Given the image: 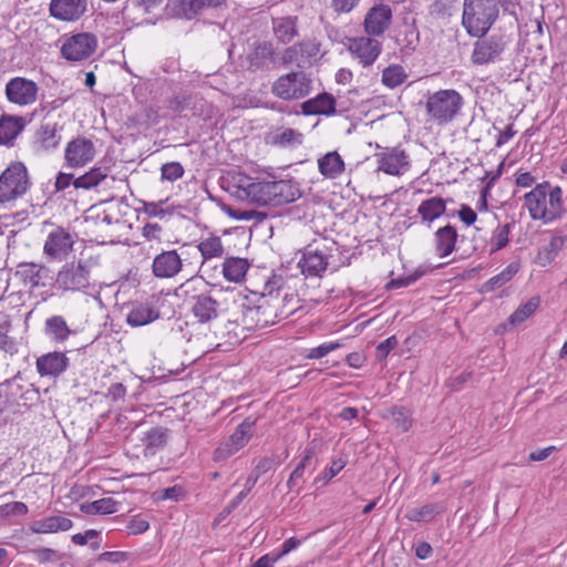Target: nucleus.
Returning a JSON list of instances; mask_svg holds the SVG:
<instances>
[{
	"instance_id": "obj_1",
	"label": "nucleus",
	"mask_w": 567,
	"mask_h": 567,
	"mask_svg": "<svg viewBox=\"0 0 567 567\" xmlns=\"http://www.w3.org/2000/svg\"><path fill=\"white\" fill-rule=\"evenodd\" d=\"M561 195L559 186H551L548 182L537 184L524 195L530 218L543 220L545 224L560 218L564 214Z\"/></svg>"
},
{
	"instance_id": "obj_2",
	"label": "nucleus",
	"mask_w": 567,
	"mask_h": 567,
	"mask_svg": "<svg viewBox=\"0 0 567 567\" xmlns=\"http://www.w3.org/2000/svg\"><path fill=\"white\" fill-rule=\"evenodd\" d=\"M501 0H464L462 25L467 34L484 35L499 16Z\"/></svg>"
},
{
	"instance_id": "obj_3",
	"label": "nucleus",
	"mask_w": 567,
	"mask_h": 567,
	"mask_svg": "<svg viewBox=\"0 0 567 567\" xmlns=\"http://www.w3.org/2000/svg\"><path fill=\"white\" fill-rule=\"evenodd\" d=\"M234 194L243 199L259 206H272L271 178H252L246 174L237 173L231 177Z\"/></svg>"
},
{
	"instance_id": "obj_4",
	"label": "nucleus",
	"mask_w": 567,
	"mask_h": 567,
	"mask_svg": "<svg viewBox=\"0 0 567 567\" xmlns=\"http://www.w3.org/2000/svg\"><path fill=\"white\" fill-rule=\"evenodd\" d=\"M54 287L63 292L87 293L89 289L93 287L91 266L81 259L78 262H66L58 271Z\"/></svg>"
},
{
	"instance_id": "obj_5",
	"label": "nucleus",
	"mask_w": 567,
	"mask_h": 567,
	"mask_svg": "<svg viewBox=\"0 0 567 567\" xmlns=\"http://www.w3.org/2000/svg\"><path fill=\"white\" fill-rule=\"evenodd\" d=\"M463 105L462 95L455 90H440L429 94L426 112L431 120L439 125L451 122Z\"/></svg>"
},
{
	"instance_id": "obj_6",
	"label": "nucleus",
	"mask_w": 567,
	"mask_h": 567,
	"mask_svg": "<svg viewBox=\"0 0 567 567\" xmlns=\"http://www.w3.org/2000/svg\"><path fill=\"white\" fill-rule=\"evenodd\" d=\"M473 44L471 61L474 65H487L502 60V55L511 43V39L503 32L476 35Z\"/></svg>"
},
{
	"instance_id": "obj_7",
	"label": "nucleus",
	"mask_w": 567,
	"mask_h": 567,
	"mask_svg": "<svg viewBox=\"0 0 567 567\" xmlns=\"http://www.w3.org/2000/svg\"><path fill=\"white\" fill-rule=\"evenodd\" d=\"M31 182L21 162L9 165L0 175V203L14 200L27 193Z\"/></svg>"
},
{
	"instance_id": "obj_8",
	"label": "nucleus",
	"mask_w": 567,
	"mask_h": 567,
	"mask_svg": "<svg viewBox=\"0 0 567 567\" xmlns=\"http://www.w3.org/2000/svg\"><path fill=\"white\" fill-rule=\"evenodd\" d=\"M311 83L310 78L303 71L290 72L274 82L271 92L281 100H300L310 93Z\"/></svg>"
},
{
	"instance_id": "obj_9",
	"label": "nucleus",
	"mask_w": 567,
	"mask_h": 567,
	"mask_svg": "<svg viewBox=\"0 0 567 567\" xmlns=\"http://www.w3.org/2000/svg\"><path fill=\"white\" fill-rule=\"evenodd\" d=\"M97 48L95 34L81 32L66 38L61 47V55L72 62L89 59Z\"/></svg>"
},
{
	"instance_id": "obj_10",
	"label": "nucleus",
	"mask_w": 567,
	"mask_h": 567,
	"mask_svg": "<svg viewBox=\"0 0 567 567\" xmlns=\"http://www.w3.org/2000/svg\"><path fill=\"white\" fill-rule=\"evenodd\" d=\"M234 303L237 305L241 313V318H236V321H240L247 329L274 323V320L266 313L268 307L267 300H264L260 305H250L247 297L239 293L234 299Z\"/></svg>"
},
{
	"instance_id": "obj_11",
	"label": "nucleus",
	"mask_w": 567,
	"mask_h": 567,
	"mask_svg": "<svg viewBox=\"0 0 567 567\" xmlns=\"http://www.w3.org/2000/svg\"><path fill=\"white\" fill-rule=\"evenodd\" d=\"M74 239L71 233L61 227H54L47 237L43 245V254L50 260H64L72 251Z\"/></svg>"
},
{
	"instance_id": "obj_12",
	"label": "nucleus",
	"mask_w": 567,
	"mask_h": 567,
	"mask_svg": "<svg viewBox=\"0 0 567 567\" xmlns=\"http://www.w3.org/2000/svg\"><path fill=\"white\" fill-rule=\"evenodd\" d=\"M95 146L84 136H78L70 141L64 151L65 165L71 168L83 167L93 161Z\"/></svg>"
},
{
	"instance_id": "obj_13",
	"label": "nucleus",
	"mask_w": 567,
	"mask_h": 567,
	"mask_svg": "<svg viewBox=\"0 0 567 567\" xmlns=\"http://www.w3.org/2000/svg\"><path fill=\"white\" fill-rule=\"evenodd\" d=\"M375 157L379 164L378 169L388 175L400 176L410 168L409 155L399 147H385L377 153Z\"/></svg>"
},
{
	"instance_id": "obj_14",
	"label": "nucleus",
	"mask_w": 567,
	"mask_h": 567,
	"mask_svg": "<svg viewBox=\"0 0 567 567\" xmlns=\"http://www.w3.org/2000/svg\"><path fill=\"white\" fill-rule=\"evenodd\" d=\"M38 90L34 81L17 76L7 83L6 95L14 104L29 105L35 102Z\"/></svg>"
},
{
	"instance_id": "obj_15",
	"label": "nucleus",
	"mask_w": 567,
	"mask_h": 567,
	"mask_svg": "<svg viewBox=\"0 0 567 567\" xmlns=\"http://www.w3.org/2000/svg\"><path fill=\"white\" fill-rule=\"evenodd\" d=\"M87 11V0H51L49 12L52 18L63 22L79 21Z\"/></svg>"
},
{
	"instance_id": "obj_16",
	"label": "nucleus",
	"mask_w": 567,
	"mask_h": 567,
	"mask_svg": "<svg viewBox=\"0 0 567 567\" xmlns=\"http://www.w3.org/2000/svg\"><path fill=\"white\" fill-rule=\"evenodd\" d=\"M392 20V10L388 4H377L369 9L365 14L363 25L369 35L379 37L390 27Z\"/></svg>"
},
{
	"instance_id": "obj_17",
	"label": "nucleus",
	"mask_w": 567,
	"mask_h": 567,
	"mask_svg": "<svg viewBox=\"0 0 567 567\" xmlns=\"http://www.w3.org/2000/svg\"><path fill=\"white\" fill-rule=\"evenodd\" d=\"M183 261L175 249L156 255L152 264V272L156 278L168 279L181 272Z\"/></svg>"
},
{
	"instance_id": "obj_18",
	"label": "nucleus",
	"mask_w": 567,
	"mask_h": 567,
	"mask_svg": "<svg viewBox=\"0 0 567 567\" xmlns=\"http://www.w3.org/2000/svg\"><path fill=\"white\" fill-rule=\"evenodd\" d=\"M69 363L65 352L52 351L37 358L35 368L42 378H58L66 371Z\"/></svg>"
},
{
	"instance_id": "obj_19",
	"label": "nucleus",
	"mask_w": 567,
	"mask_h": 567,
	"mask_svg": "<svg viewBox=\"0 0 567 567\" xmlns=\"http://www.w3.org/2000/svg\"><path fill=\"white\" fill-rule=\"evenodd\" d=\"M349 50L359 59L363 66L372 65L381 53V43L372 38L349 39Z\"/></svg>"
},
{
	"instance_id": "obj_20",
	"label": "nucleus",
	"mask_w": 567,
	"mask_h": 567,
	"mask_svg": "<svg viewBox=\"0 0 567 567\" xmlns=\"http://www.w3.org/2000/svg\"><path fill=\"white\" fill-rule=\"evenodd\" d=\"M275 49L272 43L264 41L256 42L245 58L248 71L257 72L268 69L275 62Z\"/></svg>"
},
{
	"instance_id": "obj_21",
	"label": "nucleus",
	"mask_w": 567,
	"mask_h": 567,
	"mask_svg": "<svg viewBox=\"0 0 567 567\" xmlns=\"http://www.w3.org/2000/svg\"><path fill=\"white\" fill-rule=\"evenodd\" d=\"M158 299L135 303L126 316V322L132 327H142L159 318Z\"/></svg>"
},
{
	"instance_id": "obj_22",
	"label": "nucleus",
	"mask_w": 567,
	"mask_h": 567,
	"mask_svg": "<svg viewBox=\"0 0 567 567\" xmlns=\"http://www.w3.org/2000/svg\"><path fill=\"white\" fill-rule=\"evenodd\" d=\"M190 312L199 323H208L218 317V302L207 293L190 297Z\"/></svg>"
},
{
	"instance_id": "obj_23",
	"label": "nucleus",
	"mask_w": 567,
	"mask_h": 567,
	"mask_svg": "<svg viewBox=\"0 0 567 567\" xmlns=\"http://www.w3.org/2000/svg\"><path fill=\"white\" fill-rule=\"evenodd\" d=\"M298 266L306 277L321 278L328 267V256L318 249L308 246L299 260Z\"/></svg>"
},
{
	"instance_id": "obj_24",
	"label": "nucleus",
	"mask_w": 567,
	"mask_h": 567,
	"mask_svg": "<svg viewBox=\"0 0 567 567\" xmlns=\"http://www.w3.org/2000/svg\"><path fill=\"white\" fill-rule=\"evenodd\" d=\"M49 275L47 266L35 262H20L17 269V276L31 288L44 287Z\"/></svg>"
},
{
	"instance_id": "obj_25",
	"label": "nucleus",
	"mask_w": 567,
	"mask_h": 567,
	"mask_svg": "<svg viewBox=\"0 0 567 567\" xmlns=\"http://www.w3.org/2000/svg\"><path fill=\"white\" fill-rule=\"evenodd\" d=\"M271 178L272 206H281L297 200L300 196V189L296 183L287 179L276 181Z\"/></svg>"
},
{
	"instance_id": "obj_26",
	"label": "nucleus",
	"mask_w": 567,
	"mask_h": 567,
	"mask_svg": "<svg viewBox=\"0 0 567 567\" xmlns=\"http://www.w3.org/2000/svg\"><path fill=\"white\" fill-rule=\"evenodd\" d=\"M301 111L305 115H333L336 114V99L330 93H320L316 97L305 101L301 104Z\"/></svg>"
},
{
	"instance_id": "obj_27",
	"label": "nucleus",
	"mask_w": 567,
	"mask_h": 567,
	"mask_svg": "<svg viewBox=\"0 0 567 567\" xmlns=\"http://www.w3.org/2000/svg\"><path fill=\"white\" fill-rule=\"evenodd\" d=\"M458 238L457 230L454 226L447 224L440 227L434 233V249L440 258L450 256L455 250V245Z\"/></svg>"
},
{
	"instance_id": "obj_28",
	"label": "nucleus",
	"mask_w": 567,
	"mask_h": 567,
	"mask_svg": "<svg viewBox=\"0 0 567 567\" xmlns=\"http://www.w3.org/2000/svg\"><path fill=\"white\" fill-rule=\"evenodd\" d=\"M255 424L256 419L248 416L236 427L226 443L228 455L236 453L246 445L254 434Z\"/></svg>"
},
{
	"instance_id": "obj_29",
	"label": "nucleus",
	"mask_w": 567,
	"mask_h": 567,
	"mask_svg": "<svg viewBox=\"0 0 567 567\" xmlns=\"http://www.w3.org/2000/svg\"><path fill=\"white\" fill-rule=\"evenodd\" d=\"M73 523L65 516H48L38 520H34L30 525V530L35 534H48L56 532H66L71 529Z\"/></svg>"
},
{
	"instance_id": "obj_30",
	"label": "nucleus",
	"mask_w": 567,
	"mask_h": 567,
	"mask_svg": "<svg viewBox=\"0 0 567 567\" xmlns=\"http://www.w3.org/2000/svg\"><path fill=\"white\" fill-rule=\"evenodd\" d=\"M416 212L422 223L430 225L445 214L446 200L440 196L430 197L420 203Z\"/></svg>"
},
{
	"instance_id": "obj_31",
	"label": "nucleus",
	"mask_w": 567,
	"mask_h": 567,
	"mask_svg": "<svg viewBox=\"0 0 567 567\" xmlns=\"http://www.w3.org/2000/svg\"><path fill=\"white\" fill-rule=\"evenodd\" d=\"M44 333L55 343H63L73 331L62 316H51L44 322Z\"/></svg>"
},
{
	"instance_id": "obj_32",
	"label": "nucleus",
	"mask_w": 567,
	"mask_h": 567,
	"mask_svg": "<svg viewBox=\"0 0 567 567\" xmlns=\"http://www.w3.org/2000/svg\"><path fill=\"white\" fill-rule=\"evenodd\" d=\"M166 12L174 18L192 20L200 14L197 0H167Z\"/></svg>"
},
{
	"instance_id": "obj_33",
	"label": "nucleus",
	"mask_w": 567,
	"mask_h": 567,
	"mask_svg": "<svg viewBox=\"0 0 567 567\" xmlns=\"http://www.w3.org/2000/svg\"><path fill=\"white\" fill-rule=\"evenodd\" d=\"M301 141L302 134L289 127H278L267 135V143L279 147H287L300 144Z\"/></svg>"
},
{
	"instance_id": "obj_34",
	"label": "nucleus",
	"mask_w": 567,
	"mask_h": 567,
	"mask_svg": "<svg viewBox=\"0 0 567 567\" xmlns=\"http://www.w3.org/2000/svg\"><path fill=\"white\" fill-rule=\"evenodd\" d=\"M249 268V262L245 258L229 257L223 262V275L227 281L240 282L244 280Z\"/></svg>"
},
{
	"instance_id": "obj_35",
	"label": "nucleus",
	"mask_w": 567,
	"mask_h": 567,
	"mask_svg": "<svg viewBox=\"0 0 567 567\" xmlns=\"http://www.w3.org/2000/svg\"><path fill=\"white\" fill-rule=\"evenodd\" d=\"M168 437V430L164 427H153L144 434L142 439L144 445V455H154L156 451L166 445Z\"/></svg>"
},
{
	"instance_id": "obj_36",
	"label": "nucleus",
	"mask_w": 567,
	"mask_h": 567,
	"mask_svg": "<svg viewBox=\"0 0 567 567\" xmlns=\"http://www.w3.org/2000/svg\"><path fill=\"white\" fill-rule=\"evenodd\" d=\"M566 243V237L563 236H553L550 241L542 247L535 258V262L540 267H546L550 265L558 252L561 250Z\"/></svg>"
},
{
	"instance_id": "obj_37",
	"label": "nucleus",
	"mask_w": 567,
	"mask_h": 567,
	"mask_svg": "<svg viewBox=\"0 0 567 567\" xmlns=\"http://www.w3.org/2000/svg\"><path fill=\"white\" fill-rule=\"evenodd\" d=\"M320 173L329 178H336L344 171V163L337 152L327 153L318 161Z\"/></svg>"
},
{
	"instance_id": "obj_38",
	"label": "nucleus",
	"mask_w": 567,
	"mask_h": 567,
	"mask_svg": "<svg viewBox=\"0 0 567 567\" xmlns=\"http://www.w3.org/2000/svg\"><path fill=\"white\" fill-rule=\"evenodd\" d=\"M518 270L519 264L515 261L511 262L499 274L485 281L482 285L481 292H492L495 289L503 287L506 282L512 280V278L518 272Z\"/></svg>"
},
{
	"instance_id": "obj_39",
	"label": "nucleus",
	"mask_w": 567,
	"mask_h": 567,
	"mask_svg": "<svg viewBox=\"0 0 567 567\" xmlns=\"http://www.w3.org/2000/svg\"><path fill=\"white\" fill-rule=\"evenodd\" d=\"M443 512L440 504H425L419 508H411L406 512L405 517L410 522H431L437 514Z\"/></svg>"
},
{
	"instance_id": "obj_40",
	"label": "nucleus",
	"mask_w": 567,
	"mask_h": 567,
	"mask_svg": "<svg viewBox=\"0 0 567 567\" xmlns=\"http://www.w3.org/2000/svg\"><path fill=\"white\" fill-rule=\"evenodd\" d=\"M320 52V44L316 41H303L298 47L288 48L284 55V61L292 62L295 56L300 53L308 59L316 58Z\"/></svg>"
},
{
	"instance_id": "obj_41",
	"label": "nucleus",
	"mask_w": 567,
	"mask_h": 567,
	"mask_svg": "<svg viewBox=\"0 0 567 567\" xmlns=\"http://www.w3.org/2000/svg\"><path fill=\"white\" fill-rule=\"evenodd\" d=\"M107 176L106 168L94 167L73 181L75 188L91 189L97 186Z\"/></svg>"
},
{
	"instance_id": "obj_42",
	"label": "nucleus",
	"mask_w": 567,
	"mask_h": 567,
	"mask_svg": "<svg viewBox=\"0 0 567 567\" xmlns=\"http://www.w3.org/2000/svg\"><path fill=\"white\" fill-rule=\"evenodd\" d=\"M198 250L204 260L221 257L224 254V247L218 236H209L203 239L198 246Z\"/></svg>"
},
{
	"instance_id": "obj_43",
	"label": "nucleus",
	"mask_w": 567,
	"mask_h": 567,
	"mask_svg": "<svg viewBox=\"0 0 567 567\" xmlns=\"http://www.w3.org/2000/svg\"><path fill=\"white\" fill-rule=\"evenodd\" d=\"M118 503L111 497L101 498L91 503L82 504L81 511L86 514H113L117 512Z\"/></svg>"
},
{
	"instance_id": "obj_44",
	"label": "nucleus",
	"mask_w": 567,
	"mask_h": 567,
	"mask_svg": "<svg viewBox=\"0 0 567 567\" xmlns=\"http://www.w3.org/2000/svg\"><path fill=\"white\" fill-rule=\"evenodd\" d=\"M22 126L17 118L2 116L0 118V145L8 144L17 137Z\"/></svg>"
},
{
	"instance_id": "obj_45",
	"label": "nucleus",
	"mask_w": 567,
	"mask_h": 567,
	"mask_svg": "<svg viewBox=\"0 0 567 567\" xmlns=\"http://www.w3.org/2000/svg\"><path fill=\"white\" fill-rule=\"evenodd\" d=\"M539 307V298L533 297L519 306L508 318L511 324L516 326L529 318Z\"/></svg>"
},
{
	"instance_id": "obj_46",
	"label": "nucleus",
	"mask_w": 567,
	"mask_h": 567,
	"mask_svg": "<svg viewBox=\"0 0 567 567\" xmlns=\"http://www.w3.org/2000/svg\"><path fill=\"white\" fill-rule=\"evenodd\" d=\"M315 456L313 450H306L303 456L301 457L300 462L296 466V468L290 474L288 481H287V487L289 489L293 488L299 481H301L305 476L306 468L311 464V461Z\"/></svg>"
},
{
	"instance_id": "obj_47",
	"label": "nucleus",
	"mask_w": 567,
	"mask_h": 567,
	"mask_svg": "<svg viewBox=\"0 0 567 567\" xmlns=\"http://www.w3.org/2000/svg\"><path fill=\"white\" fill-rule=\"evenodd\" d=\"M406 79L403 68L399 64H392L382 72V82L385 86L394 89L401 85Z\"/></svg>"
},
{
	"instance_id": "obj_48",
	"label": "nucleus",
	"mask_w": 567,
	"mask_h": 567,
	"mask_svg": "<svg viewBox=\"0 0 567 567\" xmlns=\"http://www.w3.org/2000/svg\"><path fill=\"white\" fill-rule=\"evenodd\" d=\"M274 32L284 43L290 42L297 34L295 22L290 18H282L275 22Z\"/></svg>"
},
{
	"instance_id": "obj_49",
	"label": "nucleus",
	"mask_w": 567,
	"mask_h": 567,
	"mask_svg": "<svg viewBox=\"0 0 567 567\" xmlns=\"http://www.w3.org/2000/svg\"><path fill=\"white\" fill-rule=\"evenodd\" d=\"M37 137L41 146L45 150L54 148L60 141V136L56 134L55 125L51 124L41 125L38 130Z\"/></svg>"
},
{
	"instance_id": "obj_50",
	"label": "nucleus",
	"mask_w": 567,
	"mask_h": 567,
	"mask_svg": "<svg viewBox=\"0 0 567 567\" xmlns=\"http://www.w3.org/2000/svg\"><path fill=\"white\" fill-rule=\"evenodd\" d=\"M10 327L11 324L9 321L0 323V350L13 355L18 352V344L12 337L8 336Z\"/></svg>"
},
{
	"instance_id": "obj_51",
	"label": "nucleus",
	"mask_w": 567,
	"mask_h": 567,
	"mask_svg": "<svg viewBox=\"0 0 567 567\" xmlns=\"http://www.w3.org/2000/svg\"><path fill=\"white\" fill-rule=\"evenodd\" d=\"M393 423L398 429L405 432L412 424L411 413L403 406H394L390 410Z\"/></svg>"
},
{
	"instance_id": "obj_52",
	"label": "nucleus",
	"mask_w": 567,
	"mask_h": 567,
	"mask_svg": "<svg viewBox=\"0 0 567 567\" xmlns=\"http://www.w3.org/2000/svg\"><path fill=\"white\" fill-rule=\"evenodd\" d=\"M509 233H511V224H505L503 226L497 227L492 236L491 244L493 246V250H499L507 246L509 241Z\"/></svg>"
},
{
	"instance_id": "obj_53",
	"label": "nucleus",
	"mask_w": 567,
	"mask_h": 567,
	"mask_svg": "<svg viewBox=\"0 0 567 567\" xmlns=\"http://www.w3.org/2000/svg\"><path fill=\"white\" fill-rule=\"evenodd\" d=\"M184 175V167L179 162H169L161 167L162 179L175 182Z\"/></svg>"
},
{
	"instance_id": "obj_54",
	"label": "nucleus",
	"mask_w": 567,
	"mask_h": 567,
	"mask_svg": "<svg viewBox=\"0 0 567 567\" xmlns=\"http://www.w3.org/2000/svg\"><path fill=\"white\" fill-rule=\"evenodd\" d=\"M30 553L40 564L54 563L62 558V555L52 548H34Z\"/></svg>"
},
{
	"instance_id": "obj_55",
	"label": "nucleus",
	"mask_w": 567,
	"mask_h": 567,
	"mask_svg": "<svg viewBox=\"0 0 567 567\" xmlns=\"http://www.w3.org/2000/svg\"><path fill=\"white\" fill-rule=\"evenodd\" d=\"M342 344L339 342L323 343L309 350L306 355L307 359H321L328 355L330 352L341 348Z\"/></svg>"
},
{
	"instance_id": "obj_56",
	"label": "nucleus",
	"mask_w": 567,
	"mask_h": 567,
	"mask_svg": "<svg viewBox=\"0 0 567 567\" xmlns=\"http://www.w3.org/2000/svg\"><path fill=\"white\" fill-rule=\"evenodd\" d=\"M1 513L6 516H23L28 513V506L23 502H11L1 506Z\"/></svg>"
},
{
	"instance_id": "obj_57",
	"label": "nucleus",
	"mask_w": 567,
	"mask_h": 567,
	"mask_svg": "<svg viewBox=\"0 0 567 567\" xmlns=\"http://www.w3.org/2000/svg\"><path fill=\"white\" fill-rule=\"evenodd\" d=\"M398 346V339L394 336L386 338L380 342L375 349V355L378 360H383L388 357L391 350Z\"/></svg>"
},
{
	"instance_id": "obj_58",
	"label": "nucleus",
	"mask_w": 567,
	"mask_h": 567,
	"mask_svg": "<svg viewBox=\"0 0 567 567\" xmlns=\"http://www.w3.org/2000/svg\"><path fill=\"white\" fill-rule=\"evenodd\" d=\"M284 286V278L281 276L274 275L266 282L262 291V298L266 296L271 297L275 292L279 295Z\"/></svg>"
},
{
	"instance_id": "obj_59",
	"label": "nucleus",
	"mask_w": 567,
	"mask_h": 567,
	"mask_svg": "<svg viewBox=\"0 0 567 567\" xmlns=\"http://www.w3.org/2000/svg\"><path fill=\"white\" fill-rule=\"evenodd\" d=\"M150 528V524L146 519L134 516L127 524L128 534L138 535L145 533Z\"/></svg>"
},
{
	"instance_id": "obj_60",
	"label": "nucleus",
	"mask_w": 567,
	"mask_h": 567,
	"mask_svg": "<svg viewBox=\"0 0 567 567\" xmlns=\"http://www.w3.org/2000/svg\"><path fill=\"white\" fill-rule=\"evenodd\" d=\"M424 271H415L412 275L400 277L398 279H393L388 284L389 288H401V287H408L411 284L415 282L421 276H423Z\"/></svg>"
},
{
	"instance_id": "obj_61",
	"label": "nucleus",
	"mask_w": 567,
	"mask_h": 567,
	"mask_svg": "<svg viewBox=\"0 0 567 567\" xmlns=\"http://www.w3.org/2000/svg\"><path fill=\"white\" fill-rule=\"evenodd\" d=\"M344 466H346L344 461H342V460L333 461L331 463V465L329 466V468H327L324 471L323 476L317 477L316 481H323L324 483H327L330 480H332L337 474H339L341 472V470H343Z\"/></svg>"
},
{
	"instance_id": "obj_62",
	"label": "nucleus",
	"mask_w": 567,
	"mask_h": 567,
	"mask_svg": "<svg viewBox=\"0 0 567 567\" xmlns=\"http://www.w3.org/2000/svg\"><path fill=\"white\" fill-rule=\"evenodd\" d=\"M128 555L124 551H104L99 556V561L118 564L127 560Z\"/></svg>"
},
{
	"instance_id": "obj_63",
	"label": "nucleus",
	"mask_w": 567,
	"mask_h": 567,
	"mask_svg": "<svg viewBox=\"0 0 567 567\" xmlns=\"http://www.w3.org/2000/svg\"><path fill=\"white\" fill-rule=\"evenodd\" d=\"M457 215L466 226L473 225L477 219V214L465 204L461 205V208L457 210Z\"/></svg>"
},
{
	"instance_id": "obj_64",
	"label": "nucleus",
	"mask_w": 567,
	"mask_h": 567,
	"mask_svg": "<svg viewBox=\"0 0 567 567\" xmlns=\"http://www.w3.org/2000/svg\"><path fill=\"white\" fill-rule=\"evenodd\" d=\"M99 537V532L95 529H87L84 533H78L72 536V542L75 545L84 546L90 540L96 539Z\"/></svg>"
}]
</instances>
